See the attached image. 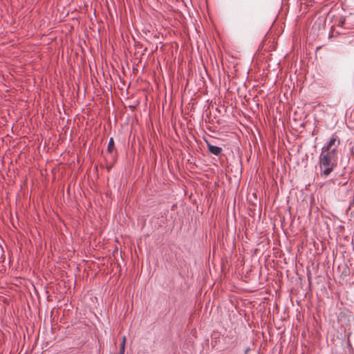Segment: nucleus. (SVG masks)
I'll return each instance as SVG.
<instances>
[{
    "mask_svg": "<svg viewBox=\"0 0 354 354\" xmlns=\"http://www.w3.org/2000/svg\"><path fill=\"white\" fill-rule=\"evenodd\" d=\"M339 144V137L336 134H333L322 147L319 156V168L322 176L328 177L337 167V148Z\"/></svg>",
    "mask_w": 354,
    "mask_h": 354,
    "instance_id": "f257e3e1",
    "label": "nucleus"
},
{
    "mask_svg": "<svg viewBox=\"0 0 354 354\" xmlns=\"http://www.w3.org/2000/svg\"><path fill=\"white\" fill-rule=\"evenodd\" d=\"M125 343H126V337L123 336L121 344H123L124 345H125Z\"/></svg>",
    "mask_w": 354,
    "mask_h": 354,
    "instance_id": "39448f33",
    "label": "nucleus"
},
{
    "mask_svg": "<svg viewBox=\"0 0 354 354\" xmlns=\"http://www.w3.org/2000/svg\"><path fill=\"white\" fill-rule=\"evenodd\" d=\"M207 144V149L209 151L217 156H219L222 154V149L220 147L212 145L211 143H209L208 141H205Z\"/></svg>",
    "mask_w": 354,
    "mask_h": 354,
    "instance_id": "f03ea898",
    "label": "nucleus"
},
{
    "mask_svg": "<svg viewBox=\"0 0 354 354\" xmlns=\"http://www.w3.org/2000/svg\"><path fill=\"white\" fill-rule=\"evenodd\" d=\"M114 140L113 138H111L109 140L108 147H107V151L109 153H112L114 151Z\"/></svg>",
    "mask_w": 354,
    "mask_h": 354,
    "instance_id": "7ed1b4c3",
    "label": "nucleus"
},
{
    "mask_svg": "<svg viewBox=\"0 0 354 354\" xmlns=\"http://www.w3.org/2000/svg\"><path fill=\"white\" fill-rule=\"evenodd\" d=\"M124 351H125V345H124L123 344H120L119 354H124Z\"/></svg>",
    "mask_w": 354,
    "mask_h": 354,
    "instance_id": "20e7f679",
    "label": "nucleus"
}]
</instances>
